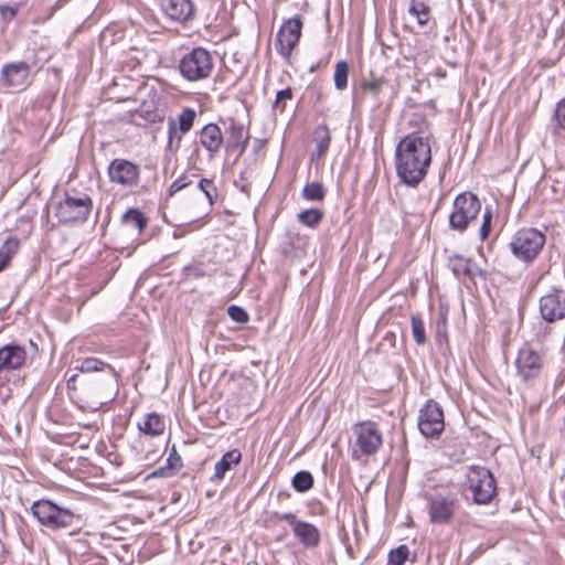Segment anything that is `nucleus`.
Wrapping results in <instances>:
<instances>
[{
  "label": "nucleus",
  "instance_id": "1",
  "mask_svg": "<svg viewBox=\"0 0 565 565\" xmlns=\"http://www.w3.org/2000/svg\"><path fill=\"white\" fill-rule=\"evenodd\" d=\"M430 164L431 146L428 137L412 132L396 145L395 169L404 184L417 186L426 178Z\"/></svg>",
  "mask_w": 565,
  "mask_h": 565
},
{
  "label": "nucleus",
  "instance_id": "2",
  "mask_svg": "<svg viewBox=\"0 0 565 565\" xmlns=\"http://www.w3.org/2000/svg\"><path fill=\"white\" fill-rule=\"evenodd\" d=\"M118 393V380L114 367L106 374L84 375L81 379V395L95 405L103 406L115 399Z\"/></svg>",
  "mask_w": 565,
  "mask_h": 565
},
{
  "label": "nucleus",
  "instance_id": "3",
  "mask_svg": "<svg viewBox=\"0 0 565 565\" xmlns=\"http://www.w3.org/2000/svg\"><path fill=\"white\" fill-rule=\"evenodd\" d=\"M545 245V235L536 228H521L510 242L512 254L523 263H532Z\"/></svg>",
  "mask_w": 565,
  "mask_h": 565
},
{
  "label": "nucleus",
  "instance_id": "4",
  "mask_svg": "<svg viewBox=\"0 0 565 565\" xmlns=\"http://www.w3.org/2000/svg\"><path fill=\"white\" fill-rule=\"evenodd\" d=\"M179 70L188 81L205 79L214 70V58L207 50L194 47L181 58Z\"/></svg>",
  "mask_w": 565,
  "mask_h": 565
},
{
  "label": "nucleus",
  "instance_id": "5",
  "mask_svg": "<svg viewBox=\"0 0 565 565\" xmlns=\"http://www.w3.org/2000/svg\"><path fill=\"white\" fill-rule=\"evenodd\" d=\"M425 499L433 524H448L460 508L457 493L451 491L426 493Z\"/></svg>",
  "mask_w": 565,
  "mask_h": 565
},
{
  "label": "nucleus",
  "instance_id": "6",
  "mask_svg": "<svg viewBox=\"0 0 565 565\" xmlns=\"http://www.w3.org/2000/svg\"><path fill=\"white\" fill-rule=\"evenodd\" d=\"M481 211V202L471 192L458 194L452 204V212L449 215L450 228L463 232Z\"/></svg>",
  "mask_w": 565,
  "mask_h": 565
},
{
  "label": "nucleus",
  "instance_id": "7",
  "mask_svg": "<svg viewBox=\"0 0 565 565\" xmlns=\"http://www.w3.org/2000/svg\"><path fill=\"white\" fill-rule=\"evenodd\" d=\"M352 429L356 446L353 449V456L358 457V451L363 456L375 455L383 444V435L379 425L373 420H364L354 424Z\"/></svg>",
  "mask_w": 565,
  "mask_h": 565
},
{
  "label": "nucleus",
  "instance_id": "8",
  "mask_svg": "<svg viewBox=\"0 0 565 565\" xmlns=\"http://www.w3.org/2000/svg\"><path fill=\"white\" fill-rule=\"evenodd\" d=\"M468 482L476 503L487 504L495 495V479L484 467L472 466L468 472Z\"/></svg>",
  "mask_w": 565,
  "mask_h": 565
},
{
  "label": "nucleus",
  "instance_id": "9",
  "mask_svg": "<svg viewBox=\"0 0 565 565\" xmlns=\"http://www.w3.org/2000/svg\"><path fill=\"white\" fill-rule=\"evenodd\" d=\"M93 209V201L87 194L78 198L66 196L56 206V216L63 223H83Z\"/></svg>",
  "mask_w": 565,
  "mask_h": 565
},
{
  "label": "nucleus",
  "instance_id": "10",
  "mask_svg": "<svg viewBox=\"0 0 565 565\" xmlns=\"http://www.w3.org/2000/svg\"><path fill=\"white\" fill-rule=\"evenodd\" d=\"M418 428L428 438L438 437L444 431V412L437 402L429 399L420 408Z\"/></svg>",
  "mask_w": 565,
  "mask_h": 565
},
{
  "label": "nucleus",
  "instance_id": "11",
  "mask_svg": "<svg viewBox=\"0 0 565 565\" xmlns=\"http://www.w3.org/2000/svg\"><path fill=\"white\" fill-rule=\"evenodd\" d=\"M302 30V21L295 17L284 22L277 32L275 47L278 54L289 58L294 49L298 44Z\"/></svg>",
  "mask_w": 565,
  "mask_h": 565
},
{
  "label": "nucleus",
  "instance_id": "12",
  "mask_svg": "<svg viewBox=\"0 0 565 565\" xmlns=\"http://www.w3.org/2000/svg\"><path fill=\"white\" fill-rule=\"evenodd\" d=\"M515 366L518 375L524 382L537 379L544 369L543 356L529 345L519 350Z\"/></svg>",
  "mask_w": 565,
  "mask_h": 565
},
{
  "label": "nucleus",
  "instance_id": "13",
  "mask_svg": "<svg viewBox=\"0 0 565 565\" xmlns=\"http://www.w3.org/2000/svg\"><path fill=\"white\" fill-rule=\"evenodd\" d=\"M73 514L66 509L57 507L45 498H38V521L43 525L56 529L68 526Z\"/></svg>",
  "mask_w": 565,
  "mask_h": 565
},
{
  "label": "nucleus",
  "instance_id": "14",
  "mask_svg": "<svg viewBox=\"0 0 565 565\" xmlns=\"http://www.w3.org/2000/svg\"><path fill=\"white\" fill-rule=\"evenodd\" d=\"M279 521H286L291 526L294 535L306 547H316L320 542V532L316 525L300 521L295 513H275Z\"/></svg>",
  "mask_w": 565,
  "mask_h": 565
},
{
  "label": "nucleus",
  "instance_id": "15",
  "mask_svg": "<svg viewBox=\"0 0 565 565\" xmlns=\"http://www.w3.org/2000/svg\"><path fill=\"white\" fill-rule=\"evenodd\" d=\"M108 177L113 183L125 188L136 186L139 182V167L126 159H114L108 167Z\"/></svg>",
  "mask_w": 565,
  "mask_h": 565
},
{
  "label": "nucleus",
  "instance_id": "16",
  "mask_svg": "<svg viewBox=\"0 0 565 565\" xmlns=\"http://www.w3.org/2000/svg\"><path fill=\"white\" fill-rule=\"evenodd\" d=\"M31 82L30 66L24 62L6 64L1 70L0 83L6 87L20 92Z\"/></svg>",
  "mask_w": 565,
  "mask_h": 565
},
{
  "label": "nucleus",
  "instance_id": "17",
  "mask_svg": "<svg viewBox=\"0 0 565 565\" xmlns=\"http://www.w3.org/2000/svg\"><path fill=\"white\" fill-rule=\"evenodd\" d=\"M540 312L547 322H555L565 318V291L554 289L540 299Z\"/></svg>",
  "mask_w": 565,
  "mask_h": 565
},
{
  "label": "nucleus",
  "instance_id": "18",
  "mask_svg": "<svg viewBox=\"0 0 565 565\" xmlns=\"http://www.w3.org/2000/svg\"><path fill=\"white\" fill-rule=\"evenodd\" d=\"M196 111L193 108H184L178 116L177 124L169 122V148L178 150L181 146L182 136L188 134L195 121Z\"/></svg>",
  "mask_w": 565,
  "mask_h": 565
},
{
  "label": "nucleus",
  "instance_id": "19",
  "mask_svg": "<svg viewBox=\"0 0 565 565\" xmlns=\"http://www.w3.org/2000/svg\"><path fill=\"white\" fill-rule=\"evenodd\" d=\"M199 143L207 151L209 159L213 160L225 146L221 128L213 122L205 125L199 132Z\"/></svg>",
  "mask_w": 565,
  "mask_h": 565
},
{
  "label": "nucleus",
  "instance_id": "20",
  "mask_svg": "<svg viewBox=\"0 0 565 565\" xmlns=\"http://www.w3.org/2000/svg\"><path fill=\"white\" fill-rule=\"evenodd\" d=\"M161 7L164 13L173 21L186 22L194 15L192 0H162Z\"/></svg>",
  "mask_w": 565,
  "mask_h": 565
},
{
  "label": "nucleus",
  "instance_id": "21",
  "mask_svg": "<svg viewBox=\"0 0 565 565\" xmlns=\"http://www.w3.org/2000/svg\"><path fill=\"white\" fill-rule=\"evenodd\" d=\"M25 362V351L18 345H6L0 349V374L21 367Z\"/></svg>",
  "mask_w": 565,
  "mask_h": 565
},
{
  "label": "nucleus",
  "instance_id": "22",
  "mask_svg": "<svg viewBox=\"0 0 565 565\" xmlns=\"http://www.w3.org/2000/svg\"><path fill=\"white\" fill-rule=\"evenodd\" d=\"M228 132L230 136L225 141L226 150H239V153L244 152L248 143V136L245 135L244 126L231 120Z\"/></svg>",
  "mask_w": 565,
  "mask_h": 565
},
{
  "label": "nucleus",
  "instance_id": "23",
  "mask_svg": "<svg viewBox=\"0 0 565 565\" xmlns=\"http://www.w3.org/2000/svg\"><path fill=\"white\" fill-rule=\"evenodd\" d=\"M242 460V452L238 449L226 451L214 466L213 480H223L226 472L236 467Z\"/></svg>",
  "mask_w": 565,
  "mask_h": 565
},
{
  "label": "nucleus",
  "instance_id": "24",
  "mask_svg": "<svg viewBox=\"0 0 565 565\" xmlns=\"http://www.w3.org/2000/svg\"><path fill=\"white\" fill-rule=\"evenodd\" d=\"M137 426L142 434L152 437L162 435L166 429L164 419L158 413L147 414Z\"/></svg>",
  "mask_w": 565,
  "mask_h": 565
},
{
  "label": "nucleus",
  "instance_id": "25",
  "mask_svg": "<svg viewBox=\"0 0 565 565\" xmlns=\"http://www.w3.org/2000/svg\"><path fill=\"white\" fill-rule=\"evenodd\" d=\"M448 267L458 278L460 277H475L479 268L469 258L459 255H454L448 259Z\"/></svg>",
  "mask_w": 565,
  "mask_h": 565
},
{
  "label": "nucleus",
  "instance_id": "26",
  "mask_svg": "<svg viewBox=\"0 0 565 565\" xmlns=\"http://www.w3.org/2000/svg\"><path fill=\"white\" fill-rule=\"evenodd\" d=\"M313 140L316 142V152L312 156L321 159L326 156L331 142V135L327 125H319L315 129Z\"/></svg>",
  "mask_w": 565,
  "mask_h": 565
},
{
  "label": "nucleus",
  "instance_id": "27",
  "mask_svg": "<svg viewBox=\"0 0 565 565\" xmlns=\"http://www.w3.org/2000/svg\"><path fill=\"white\" fill-rule=\"evenodd\" d=\"M408 12L416 18L420 26H425L430 19V8L420 0H411Z\"/></svg>",
  "mask_w": 565,
  "mask_h": 565
},
{
  "label": "nucleus",
  "instance_id": "28",
  "mask_svg": "<svg viewBox=\"0 0 565 565\" xmlns=\"http://www.w3.org/2000/svg\"><path fill=\"white\" fill-rule=\"evenodd\" d=\"M298 222L307 227L317 228L323 218L320 209H307L297 215Z\"/></svg>",
  "mask_w": 565,
  "mask_h": 565
},
{
  "label": "nucleus",
  "instance_id": "29",
  "mask_svg": "<svg viewBox=\"0 0 565 565\" xmlns=\"http://www.w3.org/2000/svg\"><path fill=\"white\" fill-rule=\"evenodd\" d=\"M122 223L132 230L141 232L147 225V220L139 210L130 209L124 214Z\"/></svg>",
  "mask_w": 565,
  "mask_h": 565
},
{
  "label": "nucleus",
  "instance_id": "30",
  "mask_svg": "<svg viewBox=\"0 0 565 565\" xmlns=\"http://www.w3.org/2000/svg\"><path fill=\"white\" fill-rule=\"evenodd\" d=\"M349 71L350 67L347 61H339L335 64L333 79L337 89L343 90L347 88Z\"/></svg>",
  "mask_w": 565,
  "mask_h": 565
},
{
  "label": "nucleus",
  "instance_id": "31",
  "mask_svg": "<svg viewBox=\"0 0 565 565\" xmlns=\"http://www.w3.org/2000/svg\"><path fill=\"white\" fill-rule=\"evenodd\" d=\"M113 367L109 364L104 363L103 361L96 358H87L82 361L81 365L77 366L83 374L100 372V374H106V369Z\"/></svg>",
  "mask_w": 565,
  "mask_h": 565
},
{
  "label": "nucleus",
  "instance_id": "32",
  "mask_svg": "<svg viewBox=\"0 0 565 565\" xmlns=\"http://www.w3.org/2000/svg\"><path fill=\"white\" fill-rule=\"evenodd\" d=\"M291 484L297 492H306L313 487V477L309 471L301 470L294 476Z\"/></svg>",
  "mask_w": 565,
  "mask_h": 565
},
{
  "label": "nucleus",
  "instance_id": "33",
  "mask_svg": "<svg viewBox=\"0 0 565 565\" xmlns=\"http://www.w3.org/2000/svg\"><path fill=\"white\" fill-rule=\"evenodd\" d=\"M302 196L308 201L321 202L326 196V190L321 183H307L302 189Z\"/></svg>",
  "mask_w": 565,
  "mask_h": 565
},
{
  "label": "nucleus",
  "instance_id": "34",
  "mask_svg": "<svg viewBox=\"0 0 565 565\" xmlns=\"http://www.w3.org/2000/svg\"><path fill=\"white\" fill-rule=\"evenodd\" d=\"M19 242L14 238L7 239L0 247V271L8 265L12 255L18 250Z\"/></svg>",
  "mask_w": 565,
  "mask_h": 565
},
{
  "label": "nucleus",
  "instance_id": "35",
  "mask_svg": "<svg viewBox=\"0 0 565 565\" xmlns=\"http://www.w3.org/2000/svg\"><path fill=\"white\" fill-rule=\"evenodd\" d=\"M412 334L415 340V342L418 345H423L426 342V334H425V328L424 322L419 316H412Z\"/></svg>",
  "mask_w": 565,
  "mask_h": 565
},
{
  "label": "nucleus",
  "instance_id": "36",
  "mask_svg": "<svg viewBox=\"0 0 565 565\" xmlns=\"http://www.w3.org/2000/svg\"><path fill=\"white\" fill-rule=\"evenodd\" d=\"M409 550L406 545H401L388 554L387 563L391 565H403L408 558Z\"/></svg>",
  "mask_w": 565,
  "mask_h": 565
},
{
  "label": "nucleus",
  "instance_id": "37",
  "mask_svg": "<svg viewBox=\"0 0 565 565\" xmlns=\"http://www.w3.org/2000/svg\"><path fill=\"white\" fill-rule=\"evenodd\" d=\"M198 188L205 194L209 203L212 205L217 198V190L214 182L210 179H201Z\"/></svg>",
  "mask_w": 565,
  "mask_h": 565
},
{
  "label": "nucleus",
  "instance_id": "38",
  "mask_svg": "<svg viewBox=\"0 0 565 565\" xmlns=\"http://www.w3.org/2000/svg\"><path fill=\"white\" fill-rule=\"evenodd\" d=\"M482 218H483V221H482L481 227L479 230V235H480L481 241H484L488 238V236L491 232V225H492V218H493L492 210L489 206L486 207Z\"/></svg>",
  "mask_w": 565,
  "mask_h": 565
},
{
  "label": "nucleus",
  "instance_id": "39",
  "mask_svg": "<svg viewBox=\"0 0 565 565\" xmlns=\"http://www.w3.org/2000/svg\"><path fill=\"white\" fill-rule=\"evenodd\" d=\"M227 315L232 320L238 323H247L249 320V316L246 310L236 305H232L227 308Z\"/></svg>",
  "mask_w": 565,
  "mask_h": 565
},
{
  "label": "nucleus",
  "instance_id": "40",
  "mask_svg": "<svg viewBox=\"0 0 565 565\" xmlns=\"http://www.w3.org/2000/svg\"><path fill=\"white\" fill-rule=\"evenodd\" d=\"M195 175H188V174H182L180 175L177 180H174V182L171 184L170 186V190H169V194L170 195H173L174 193L185 189L186 186H189L190 184L193 183V179Z\"/></svg>",
  "mask_w": 565,
  "mask_h": 565
},
{
  "label": "nucleus",
  "instance_id": "41",
  "mask_svg": "<svg viewBox=\"0 0 565 565\" xmlns=\"http://www.w3.org/2000/svg\"><path fill=\"white\" fill-rule=\"evenodd\" d=\"M384 85L383 78H374L372 81H363L361 87L364 92L372 94L374 97H377L382 87Z\"/></svg>",
  "mask_w": 565,
  "mask_h": 565
},
{
  "label": "nucleus",
  "instance_id": "42",
  "mask_svg": "<svg viewBox=\"0 0 565 565\" xmlns=\"http://www.w3.org/2000/svg\"><path fill=\"white\" fill-rule=\"evenodd\" d=\"M291 98H292V90L289 87L277 92L276 99L274 103V108H278L282 111L285 109V105H282V102H285L287 99H291Z\"/></svg>",
  "mask_w": 565,
  "mask_h": 565
},
{
  "label": "nucleus",
  "instance_id": "43",
  "mask_svg": "<svg viewBox=\"0 0 565 565\" xmlns=\"http://www.w3.org/2000/svg\"><path fill=\"white\" fill-rule=\"evenodd\" d=\"M555 118L558 127L565 131V98L557 104Z\"/></svg>",
  "mask_w": 565,
  "mask_h": 565
},
{
  "label": "nucleus",
  "instance_id": "44",
  "mask_svg": "<svg viewBox=\"0 0 565 565\" xmlns=\"http://www.w3.org/2000/svg\"><path fill=\"white\" fill-rule=\"evenodd\" d=\"M17 14V8L9 4H0V15L4 21H11Z\"/></svg>",
  "mask_w": 565,
  "mask_h": 565
},
{
  "label": "nucleus",
  "instance_id": "45",
  "mask_svg": "<svg viewBox=\"0 0 565 565\" xmlns=\"http://www.w3.org/2000/svg\"><path fill=\"white\" fill-rule=\"evenodd\" d=\"M84 375H78V374H74L72 376H70V379L67 380V388L68 391H77L79 390L81 391V379L83 377Z\"/></svg>",
  "mask_w": 565,
  "mask_h": 565
},
{
  "label": "nucleus",
  "instance_id": "46",
  "mask_svg": "<svg viewBox=\"0 0 565 565\" xmlns=\"http://www.w3.org/2000/svg\"><path fill=\"white\" fill-rule=\"evenodd\" d=\"M168 471H170L168 468H160L156 471H153L150 477H167L169 476Z\"/></svg>",
  "mask_w": 565,
  "mask_h": 565
},
{
  "label": "nucleus",
  "instance_id": "47",
  "mask_svg": "<svg viewBox=\"0 0 565 565\" xmlns=\"http://www.w3.org/2000/svg\"><path fill=\"white\" fill-rule=\"evenodd\" d=\"M168 461L170 462V466H169V470H172L177 463L180 462V457H175V458H169Z\"/></svg>",
  "mask_w": 565,
  "mask_h": 565
},
{
  "label": "nucleus",
  "instance_id": "48",
  "mask_svg": "<svg viewBox=\"0 0 565 565\" xmlns=\"http://www.w3.org/2000/svg\"><path fill=\"white\" fill-rule=\"evenodd\" d=\"M30 511L32 512L33 515H35V511H36L35 501L30 505Z\"/></svg>",
  "mask_w": 565,
  "mask_h": 565
},
{
  "label": "nucleus",
  "instance_id": "49",
  "mask_svg": "<svg viewBox=\"0 0 565 565\" xmlns=\"http://www.w3.org/2000/svg\"><path fill=\"white\" fill-rule=\"evenodd\" d=\"M247 565H259L257 562H250Z\"/></svg>",
  "mask_w": 565,
  "mask_h": 565
},
{
  "label": "nucleus",
  "instance_id": "50",
  "mask_svg": "<svg viewBox=\"0 0 565 565\" xmlns=\"http://www.w3.org/2000/svg\"><path fill=\"white\" fill-rule=\"evenodd\" d=\"M387 565H391V564L387 563Z\"/></svg>",
  "mask_w": 565,
  "mask_h": 565
}]
</instances>
